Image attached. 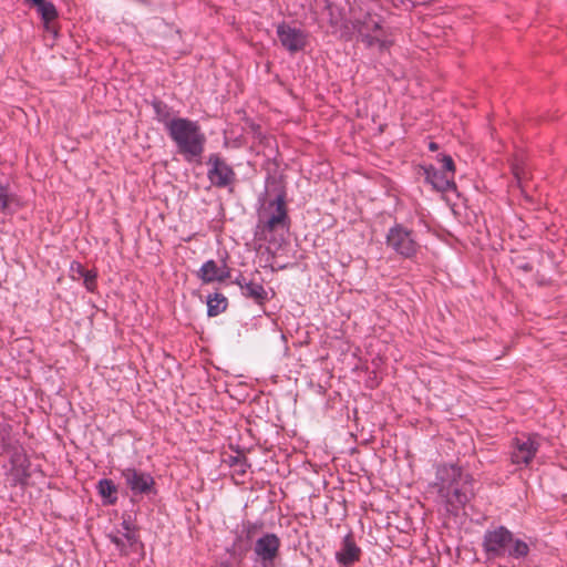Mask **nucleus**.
Segmentation results:
<instances>
[{
    "label": "nucleus",
    "mask_w": 567,
    "mask_h": 567,
    "mask_svg": "<svg viewBox=\"0 0 567 567\" xmlns=\"http://www.w3.org/2000/svg\"><path fill=\"white\" fill-rule=\"evenodd\" d=\"M483 549L487 559L503 558L505 556L515 559L524 558L529 553V546L504 526L487 529L483 537Z\"/></svg>",
    "instance_id": "1"
},
{
    "label": "nucleus",
    "mask_w": 567,
    "mask_h": 567,
    "mask_svg": "<svg viewBox=\"0 0 567 567\" xmlns=\"http://www.w3.org/2000/svg\"><path fill=\"white\" fill-rule=\"evenodd\" d=\"M166 130L186 159L192 161L202 155L205 135L197 122L182 117L173 118L166 122Z\"/></svg>",
    "instance_id": "2"
},
{
    "label": "nucleus",
    "mask_w": 567,
    "mask_h": 567,
    "mask_svg": "<svg viewBox=\"0 0 567 567\" xmlns=\"http://www.w3.org/2000/svg\"><path fill=\"white\" fill-rule=\"evenodd\" d=\"M442 487H453L450 503L457 507L464 506L474 495L471 478L463 475L458 463H440L436 468Z\"/></svg>",
    "instance_id": "3"
},
{
    "label": "nucleus",
    "mask_w": 567,
    "mask_h": 567,
    "mask_svg": "<svg viewBox=\"0 0 567 567\" xmlns=\"http://www.w3.org/2000/svg\"><path fill=\"white\" fill-rule=\"evenodd\" d=\"M386 245L403 258H413L420 250V245L412 230L400 224L391 227L386 234Z\"/></svg>",
    "instance_id": "4"
},
{
    "label": "nucleus",
    "mask_w": 567,
    "mask_h": 567,
    "mask_svg": "<svg viewBox=\"0 0 567 567\" xmlns=\"http://www.w3.org/2000/svg\"><path fill=\"white\" fill-rule=\"evenodd\" d=\"M358 35L369 48L377 47L380 50H386L392 44V40L381 25V20L372 16L367 17L358 28Z\"/></svg>",
    "instance_id": "5"
},
{
    "label": "nucleus",
    "mask_w": 567,
    "mask_h": 567,
    "mask_svg": "<svg viewBox=\"0 0 567 567\" xmlns=\"http://www.w3.org/2000/svg\"><path fill=\"white\" fill-rule=\"evenodd\" d=\"M281 546L280 538L272 533H267L259 537L254 545L256 560L262 567H275V560L279 555Z\"/></svg>",
    "instance_id": "6"
},
{
    "label": "nucleus",
    "mask_w": 567,
    "mask_h": 567,
    "mask_svg": "<svg viewBox=\"0 0 567 567\" xmlns=\"http://www.w3.org/2000/svg\"><path fill=\"white\" fill-rule=\"evenodd\" d=\"M277 37L281 45L290 53L302 51L308 42V33L302 29L282 22L277 25Z\"/></svg>",
    "instance_id": "7"
},
{
    "label": "nucleus",
    "mask_w": 567,
    "mask_h": 567,
    "mask_svg": "<svg viewBox=\"0 0 567 567\" xmlns=\"http://www.w3.org/2000/svg\"><path fill=\"white\" fill-rule=\"evenodd\" d=\"M210 166L207 176L210 183L217 187H225L233 183L235 173L233 168L219 156L212 155L208 159Z\"/></svg>",
    "instance_id": "8"
},
{
    "label": "nucleus",
    "mask_w": 567,
    "mask_h": 567,
    "mask_svg": "<svg viewBox=\"0 0 567 567\" xmlns=\"http://www.w3.org/2000/svg\"><path fill=\"white\" fill-rule=\"evenodd\" d=\"M545 440L539 435H520L515 439V457L516 461H532L536 453L545 445Z\"/></svg>",
    "instance_id": "9"
},
{
    "label": "nucleus",
    "mask_w": 567,
    "mask_h": 567,
    "mask_svg": "<svg viewBox=\"0 0 567 567\" xmlns=\"http://www.w3.org/2000/svg\"><path fill=\"white\" fill-rule=\"evenodd\" d=\"M262 217H265V224L269 230L286 226L287 210L282 195H278L275 200L268 204L262 213Z\"/></svg>",
    "instance_id": "10"
},
{
    "label": "nucleus",
    "mask_w": 567,
    "mask_h": 567,
    "mask_svg": "<svg viewBox=\"0 0 567 567\" xmlns=\"http://www.w3.org/2000/svg\"><path fill=\"white\" fill-rule=\"evenodd\" d=\"M234 282L239 286L245 297L252 299L257 303L262 305L268 300L267 290L264 288L262 284L256 281L254 278L239 275Z\"/></svg>",
    "instance_id": "11"
},
{
    "label": "nucleus",
    "mask_w": 567,
    "mask_h": 567,
    "mask_svg": "<svg viewBox=\"0 0 567 567\" xmlns=\"http://www.w3.org/2000/svg\"><path fill=\"white\" fill-rule=\"evenodd\" d=\"M127 486L135 494H151L154 491V478L146 473L136 470H127L124 473Z\"/></svg>",
    "instance_id": "12"
},
{
    "label": "nucleus",
    "mask_w": 567,
    "mask_h": 567,
    "mask_svg": "<svg viewBox=\"0 0 567 567\" xmlns=\"http://www.w3.org/2000/svg\"><path fill=\"white\" fill-rule=\"evenodd\" d=\"M426 181L439 192H449L455 189L453 182L454 176L444 171L437 169L434 166L424 168Z\"/></svg>",
    "instance_id": "13"
},
{
    "label": "nucleus",
    "mask_w": 567,
    "mask_h": 567,
    "mask_svg": "<svg viewBox=\"0 0 567 567\" xmlns=\"http://www.w3.org/2000/svg\"><path fill=\"white\" fill-rule=\"evenodd\" d=\"M122 529L117 530V534L110 535V538L123 554H127L128 548L136 546L138 535L127 520L122 523Z\"/></svg>",
    "instance_id": "14"
},
{
    "label": "nucleus",
    "mask_w": 567,
    "mask_h": 567,
    "mask_svg": "<svg viewBox=\"0 0 567 567\" xmlns=\"http://www.w3.org/2000/svg\"><path fill=\"white\" fill-rule=\"evenodd\" d=\"M198 277L205 284L224 281L229 277V271L225 264L218 266L215 260H207L198 270Z\"/></svg>",
    "instance_id": "15"
},
{
    "label": "nucleus",
    "mask_w": 567,
    "mask_h": 567,
    "mask_svg": "<svg viewBox=\"0 0 567 567\" xmlns=\"http://www.w3.org/2000/svg\"><path fill=\"white\" fill-rule=\"evenodd\" d=\"M338 561L344 566H351L360 558V548L355 545L352 536L343 539L342 549L337 554Z\"/></svg>",
    "instance_id": "16"
},
{
    "label": "nucleus",
    "mask_w": 567,
    "mask_h": 567,
    "mask_svg": "<svg viewBox=\"0 0 567 567\" xmlns=\"http://www.w3.org/2000/svg\"><path fill=\"white\" fill-rule=\"evenodd\" d=\"M227 308V299L221 293H214L207 299V313L209 317H215L225 311Z\"/></svg>",
    "instance_id": "17"
},
{
    "label": "nucleus",
    "mask_w": 567,
    "mask_h": 567,
    "mask_svg": "<svg viewBox=\"0 0 567 567\" xmlns=\"http://www.w3.org/2000/svg\"><path fill=\"white\" fill-rule=\"evenodd\" d=\"M99 492L100 494L105 497L110 498V503L113 504L116 501V487L114 483L110 480H101L99 482Z\"/></svg>",
    "instance_id": "18"
},
{
    "label": "nucleus",
    "mask_w": 567,
    "mask_h": 567,
    "mask_svg": "<svg viewBox=\"0 0 567 567\" xmlns=\"http://www.w3.org/2000/svg\"><path fill=\"white\" fill-rule=\"evenodd\" d=\"M230 466L233 467V478L236 484L244 483V480H240L239 477H236L235 475L244 476L247 473V468H249V463H230Z\"/></svg>",
    "instance_id": "19"
},
{
    "label": "nucleus",
    "mask_w": 567,
    "mask_h": 567,
    "mask_svg": "<svg viewBox=\"0 0 567 567\" xmlns=\"http://www.w3.org/2000/svg\"><path fill=\"white\" fill-rule=\"evenodd\" d=\"M442 162V169L441 171H444L446 172L447 174L454 176V163H453V159L451 156L449 155H444L441 159Z\"/></svg>",
    "instance_id": "20"
},
{
    "label": "nucleus",
    "mask_w": 567,
    "mask_h": 567,
    "mask_svg": "<svg viewBox=\"0 0 567 567\" xmlns=\"http://www.w3.org/2000/svg\"><path fill=\"white\" fill-rule=\"evenodd\" d=\"M84 280V285L87 290L92 291L95 287L96 275L92 271L85 270L84 275L81 276Z\"/></svg>",
    "instance_id": "21"
},
{
    "label": "nucleus",
    "mask_w": 567,
    "mask_h": 567,
    "mask_svg": "<svg viewBox=\"0 0 567 567\" xmlns=\"http://www.w3.org/2000/svg\"><path fill=\"white\" fill-rule=\"evenodd\" d=\"M10 200L8 188L0 186V210H6Z\"/></svg>",
    "instance_id": "22"
},
{
    "label": "nucleus",
    "mask_w": 567,
    "mask_h": 567,
    "mask_svg": "<svg viewBox=\"0 0 567 567\" xmlns=\"http://www.w3.org/2000/svg\"><path fill=\"white\" fill-rule=\"evenodd\" d=\"M12 464H13L12 471L17 472L16 473V477H14V482L23 483L24 478H25V474L24 473L20 474V471L22 470L24 463H18V464L17 463H12Z\"/></svg>",
    "instance_id": "23"
},
{
    "label": "nucleus",
    "mask_w": 567,
    "mask_h": 567,
    "mask_svg": "<svg viewBox=\"0 0 567 567\" xmlns=\"http://www.w3.org/2000/svg\"><path fill=\"white\" fill-rule=\"evenodd\" d=\"M258 528H259V526L257 524L247 523L245 525V530H246L247 538L251 539L256 535Z\"/></svg>",
    "instance_id": "24"
},
{
    "label": "nucleus",
    "mask_w": 567,
    "mask_h": 567,
    "mask_svg": "<svg viewBox=\"0 0 567 567\" xmlns=\"http://www.w3.org/2000/svg\"><path fill=\"white\" fill-rule=\"evenodd\" d=\"M71 270H72L74 274H78L80 277H81L82 275H84V272H85V269H84V268L81 266V264H79V262H73V264L71 265Z\"/></svg>",
    "instance_id": "25"
},
{
    "label": "nucleus",
    "mask_w": 567,
    "mask_h": 567,
    "mask_svg": "<svg viewBox=\"0 0 567 567\" xmlns=\"http://www.w3.org/2000/svg\"><path fill=\"white\" fill-rule=\"evenodd\" d=\"M513 173H514V175H515V177H516L517 182L519 183V182L523 179V177H524V171H523V168H520L518 165H515V166L513 167Z\"/></svg>",
    "instance_id": "26"
},
{
    "label": "nucleus",
    "mask_w": 567,
    "mask_h": 567,
    "mask_svg": "<svg viewBox=\"0 0 567 567\" xmlns=\"http://www.w3.org/2000/svg\"><path fill=\"white\" fill-rule=\"evenodd\" d=\"M394 7H408L410 0H389Z\"/></svg>",
    "instance_id": "27"
},
{
    "label": "nucleus",
    "mask_w": 567,
    "mask_h": 567,
    "mask_svg": "<svg viewBox=\"0 0 567 567\" xmlns=\"http://www.w3.org/2000/svg\"><path fill=\"white\" fill-rule=\"evenodd\" d=\"M429 147H430V150H431V151H433V152H434V151H436V150H437V144H435V143L431 142V143H430V145H429Z\"/></svg>",
    "instance_id": "28"
},
{
    "label": "nucleus",
    "mask_w": 567,
    "mask_h": 567,
    "mask_svg": "<svg viewBox=\"0 0 567 567\" xmlns=\"http://www.w3.org/2000/svg\"><path fill=\"white\" fill-rule=\"evenodd\" d=\"M155 109H156L157 114L159 115V105H158V104H156V105H155Z\"/></svg>",
    "instance_id": "29"
},
{
    "label": "nucleus",
    "mask_w": 567,
    "mask_h": 567,
    "mask_svg": "<svg viewBox=\"0 0 567 567\" xmlns=\"http://www.w3.org/2000/svg\"><path fill=\"white\" fill-rule=\"evenodd\" d=\"M159 121L165 122V123L167 122V121H165V118H163V117H159Z\"/></svg>",
    "instance_id": "30"
},
{
    "label": "nucleus",
    "mask_w": 567,
    "mask_h": 567,
    "mask_svg": "<svg viewBox=\"0 0 567 567\" xmlns=\"http://www.w3.org/2000/svg\"><path fill=\"white\" fill-rule=\"evenodd\" d=\"M159 121L165 122V123L167 122V121H165V118H163V117H159Z\"/></svg>",
    "instance_id": "31"
}]
</instances>
